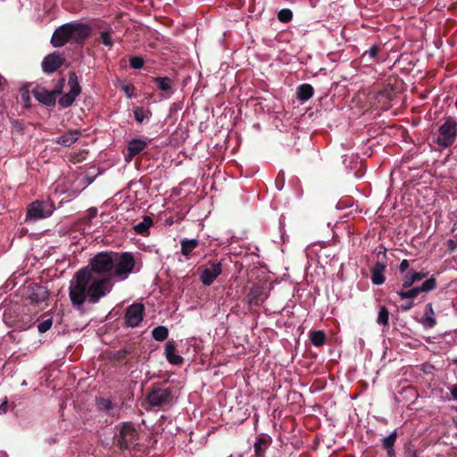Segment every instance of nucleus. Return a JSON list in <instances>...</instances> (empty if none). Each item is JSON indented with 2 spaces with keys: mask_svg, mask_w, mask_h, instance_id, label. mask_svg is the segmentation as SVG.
Wrapping results in <instances>:
<instances>
[{
  "mask_svg": "<svg viewBox=\"0 0 457 457\" xmlns=\"http://www.w3.org/2000/svg\"><path fill=\"white\" fill-rule=\"evenodd\" d=\"M37 290V294H32L30 295L31 300L35 302L44 301L47 297V291L42 287H38Z\"/></svg>",
  "mask_w": 457,
  "mask_h": 457,
  "instance_id": "2f4dec72",
  "label": "nucleus"
},
{
  "mask_svg": "<svg viewBox=\"0 0 457 457\" xmlns=\"http://www.w3.org/2000/svg\"><path fill=\"white\" fill-rule=\"evenodd\" d=\"M413 305H414L413 302H412V301H410V302H408V303H406L403 304V305L401 306V309H402L403 311H409V310H411V309L413 307Z\"/></svg>",
  "mask_w": 457,
  "mask_h": 457,
  "instance_id": "37998d69",
  "label": "nucleus"
},
{
  "mask_svg": "<svg viewBox=\"0 0 457 457\" xmlns=\"http://www.w3.org/2000/svg\"><path fill=\"white\" fill-rule=\"evenodd\" d=\"M112 287V284L106 276H94L87 268H82L70 282L69 295L72 305L81 310L85 303H98L111 292Z\"/></svg>",
  "mask_w": 457,
  "mask_h": 457,
  "instance_id": "f257e3e1",
  "label": "nucleus"
},
{
  "mask_svg": "<svg viewBox=\"0 0 457 457\" xmlns=\"http://www.w3.org/2000/svg\"><path fill=\"white\" fill-rule=\"evenodd\" d=\"M245 402H236L234 405L229 406V411L232 413V418L237 421H243L250 416L248 408H246Z\"/></svg>",
  "mask_w": 457,
  "mask_h": 457,
  "instance_id": "2eb2a0df",
  "label": "nucleus"
},
{
  "mask_svg": "<svg viewBox=\"0 0 457 457\" xmlns=\"http://www.w3.org/2000/svg\"><path fill=\"white\" fill-rule=\"evenodd\" d=\"M70 37H71V42H79L87 38L90 34V29L88 26L78 23L71 22L68 23Z\"/></svg>",
  "mask_w": 457,
  "mask_h": 457,
  "instance_id": "f8f14e48",
  "label": "nucleus"
},
{
  "mask_svg": "<svg viewBox=\"0 0 457 457\" xmlns=\"http://www.w3.org/2000/svg\"><path fill=\"white\" fill-rule=\"evenodd\" d=\"M426 276V273H420L414 270H410L403 278V286L404 287H410L414 282L421 280Z\"/></svg>",
  "mask_w": 457,
  "mask_h": 457,
  "instance_id": "4be33fe9",
  "label": "nucleus"
},
{
  "mask_svg": "<svg viewBox=\"0 0 457 457\" xmlns=\"http://www.w3.org/2000/svg\"><path fill=\"white\" fill-rule=\"evenodd\" d=\"M201 269V281L207 287L211 286L222 272L220 262H208Z\"/></svg>",
  "mask_w": 457,
  "mask_h": 457,
  "instance_id": "6e6552de",
  "label": "nucleus"
},
{
  "mask_svg": "<svg viewBox=\"0 0 457 457\" xmlns=\"http://www.w3.org/2000/svg\"><path fill=\"white\" fill-rule=\"evenodd\" d=\"M452 395L454 400H457V386H453L452 388Z\"/></svg>",
  "mask_w": 457,
  "mask_h": 457,
  "instance_id": "de8ad7c7",
  "label": "nucleus"
},
{
  "mask_svg": "<svg viewBox=\"0 0 457 457\" xmlns=\"http://www.w3.org/2000/svg\"><path fill=\"white\" fill-rule=\"evenodd\" d=\"M68 85L70 87L69 92L64 94L59 99V104L63 108H67V107L71 106L73 104V102L75 101L76 97L80 93V87L78 83V79H77V76L75 73L70 74Z\"/></svg>",
  "mask_w": 457,
  "mask_h": 457,
  "instance_id": "0eeeda50",
  "label": "nucleus"
},
{
  "mask_svg": "<svg viewBox=\"0 0 457 457\" xmlns=\"http://www.w3.org/2000/svg\"><path fill=\"white\" fill-rule=\"evenodd\" d=\"M146 145H147V143L144 140L132 139L129 143V146H128L129 159H131L133 156H135L136 154H137L141 151H143Z\"/></svg>",
  "mask_w": 457,
  "mask_h": 457,
  "instance_id": "412c9836",
  "label": "nucleus"
},
{
  "mask_svg": "<svg viewBox=\"0 0 457 457\" xmlns=\"http://www.w3.org/2000/svg\"><path fill=\"white\" fill-rule=\"evenodd\" d=\"M151 114L149 110L144 109L143 107H137L134 110L135 120L138 123H143L145 120H149Z\"/></svg>",
  "mask_w": 457,
  "mask_h": 457,
  "instance_id": "a878e982",
  "label": "nucleus"
},
{
  "mask_svg": "<svg viewBox=\"0 0 457 457\" xmlns=\"http://www.w3.org/2000/svg\"><path fill=\"white\" fill-rule=\"evenodd\" d=\"M165 356L168 361L173 365H181L184 359L177 353L173 341H168L165 345Z\"/></svg>",
  "mask_w": 457,
  "mask_h": 457,
  "instance_id": "dca6fc26",
  "label": "nucleus"
},
{
  "mask_svg": "<svg viewBox=\"0 0 457 457\" xmlns=\"http://www.w3.org/2000/svg\"><path fill=\"white\" fill-rule=\"evenodd\" d=\"M409 265L410 264L408 260H403L399 266L400 272L404 273L408 270Z\"/></svg>",
  "mask_w": 457,
  "mask_h": 457,
  "instance_id": "79ce46f5",
  "label": "nucleus"
},
{
  "mask_svg": "<svg viewBox=\"0 0 457 457\" xmlns=\"http://www.w3.org/2000/svg\"><path fill=\"white\" fill-rule=\"evenodd\" d=\"M0 457H6L4 453H0Z\"/></svg>",
  "mask_w": 457,
  "mask_h": 457,
  "instance_id": "864d4df0",
  "label": "nucleus"
},
{
  "mask_svg": "<svg viewBox=\"0 0 457 457\" xmlns=\"http://www.w3.org/2000/svg\"><path fill=\"white\" fill-rule=\"evenodd\" d=\"M389 312L385 306H381L379 309L377 322L378 324L386 326L388 324Z\"/></svg>",
  "mask_w": 457,
  "mask_h": 457,
  "instance_id": "c756f323",
  "label": "nucleus"
},
{
  "mask_svg": "<svg viewBox=\"0 0 457 457\" xmlns=\"http://www.w3.org/2000/svg\"><path fill=\"white\" fill-rule=\"evenodd\" d=\"M452 409H453V410L457 411V406L453 405V406H452Z\"/></svg>",
  "mask_w": 457,
  "mask_h": 457,
  "instance_id": "603ef678",
  "label": "nucleus"
},
{
  "mask_svg": "<svg viewBox=\"0 0 457 457\" xmlns=\"http://www.w3.org/2000/svg\"><path fill=\"white\" fill-rule=\"evenodd\" d=\"M59 92L56 90H46L44 87L37 86L33 89V95L36 99L43 104L53 105L55 104L56 96Z\"/></svg>",
  "mask_w": 457,
  "mask_h": 457,
  "instance_id": "9d476101",
  "label": "nucleus"
},
{
  "mask_svg": "<svg viewBox=\"0 0 457 457\" xmlns=\"http://www.w3.org/2000/svg\"><path fill=\"white\" fill-rule=\"evenodd\" d=\"M153 224L154 221L150 216H144L143 220L133 227V229L137 234L146 237L149 235Z\"/></svg>",
  "mask_w": 457,
  "mask_h": 457,
  "instance_id": "a211bd4d",
  "label": "nucleus"
},
{
  "mask_svg": "<svg viewBox=\"0 0 457 457\" xmlns=\"http://www.w3.org/2000/svg\"><path fill=\"white\" fill-rule=\"evenodd\" d=\"M378 47L377 46H371L367 52L366 54H368L370 58L375 59L378 54Z\"/></svg>",
  "mask_w": 457,
  "mask_h": 457,
  "instance_id": "a19ab883",
  "label": "nucleus"
},
{
  "mask_svg": "<svg viewBox=\"0 0 457 457\" xmlns=\"http://www.w3.org/2000/svg\"><path fill=\"white\" fill-rule=\"evenodd\" d=\"M385 265L381 262H377L371 269V280L375 285H381L385 282Z\"/></svg>",
  "mask_w": 457,
  "mask_h": 457,
  "instance_id": "aec40b11",
  "label": "nucleus"
},
{
  "mask_svg": "<svg viewBox=\"0 0 457 457\" xmlns=\"http://www.w3.org/2000/svg\"><path fill=\"white\" fill-rule=\"evenodd\" d=\"M79 136V130H71L57 137L55 142L64 146H70L78 140Z\"/></svg>",
  "mask_w": 457,
  "mask_h": 457,
  "instance_id": "6ab92c4d",
  "label": "nucleus"
},
{
  "mask_svg": "<svg viewBox=\"0 0 457 457\" xmlns=\"http://www.w3.org/2000/svg\"><path fill=\"white\" fill-rule=\"evenodd\" d=\"M90 215L93 217V216H96V210L93 209V210H90Z\"/></svg>",
  "mask_w": 457,
  "mask_h": 457,
  "instance_id": "09e8293b",
  "label": "nucleus"
},
{
  "mask_svg": "<svg viewBox=\"0 0 457 457\" xmlns=\"http://www.w3.org/2000/svg\"><path fill=\"white\" fill-rule=\"evenodd\" d=\"M129 63L134 69H140L144 66V60L139 56H133L129 59Z\"/></svg>",
  "mask_w": 457,
  "mask_h": 457,
  "instance_id": "e433bc0d",
  "label": "nucleus"
},
{
  "mask_svg": "<svg viewBox=\"0 0 457 457\" xmlns=\"http://www.w3.org/2000/svg\"><path fill=\"white\" fill-rule=\"evenodd\" d=\"M84 159H85V153H84V152H83V153H81V154H79V156H73V155L71 156V161H72L73 162H80V161H82V160H84Z\"/></svg>",
  "mask_w": 457,
  "mask_h": 457,
  "instance_id": "c03bdc74",
  "label": "nucleus"
},
{
  "mask_svg": "<svg viewBox=\"0 0 457 457\" xmlns=\"http://www.w3.org/2000/svg\"><path fill=\"white\" fill-rule=\"evenodd\" d=\"M154 82L161 91L166 93L171 92L172 82L170 79L167 77H157L154 79Z\"/></svg>",
  "mask_w": 457,
  "mask_h": 457,
  "instance_id": "5701e85b",
  "label": "nucleus"
},
{
  "mask_svg": "<svg viewBox=\"0 0 457 457\" xmlns=\"http://www.w3.org/2000/svg\"><path fill=\"white\" fill-rule=\"evenodd\" d=\"M411 457H418L417 452L413 451L411 453Z\"/></svg>",
  "mask_w": 457,
  "mask_h": 457,
  "instance_id": "3c124183",
  "label": "nucleus"
},
{
  "mask_svg": "<svg viewBox=\"0 0 457 457\" xmlns=\"http://www.w3.org/2000/svg\"><path fill=\"white\" fill-rule=\"evenodd\" d=\"M397 438L396 431H393L388 436L382 438V446L386 449H391L395 446Z\"/></svg>",
  "mask_w": 457,
  "mask_h": 457,
  "instance_id": "cd10ccee",
  "label": "nucleus"
},
{
  "mask_svg": "<svg viewBox=\"0 0 457 457\" xmlns=\"http://www.w3.org/2000/svg\"><path fill=\"white\" fill-rule=\"evenodd\" d=\"M169 335V330L164 326H158L152 331V336L156 341H164Z\"/></svg>",
  "mask_w": 457,
  "mask_h": 457,
  "instance_id": "bb28decb",
  "label": "nucleus"
},
{
  "mask_svg": "<svg viewBox=\"0 0 457 457\" xmlns=\"http://www.w3.org/2000/svg\"><path fill=\"white\" fill-rule=\"evenodd\" d=\"M54 204L48 201H35L28 207L27 217L30 220H40L49 217L54 212Z\"/></svg>",
  "mask_w": 457,
  "mask_h": 457,
  "instance_id": "39448f33",
  "label": "nucleus"
},
{
  "mask_svg": "<svg viewBox=\"0 0 457 457\" xmlns=\"http://www.w3.org/2000/svg\"><path fill=\"white\" fill-rule=\"evenodd\" d=\"M237 457H242V455L239 454Z\"/></svg>",
  "mask_w": 457,
  "mask_h": 457,
  "instance_id": "5fc2aeb1",
  "label": "nucleus"
},
{
  "mask_svg": "<svg viewBox=\"0 0 457 457\" xmlns=\"http://www.w3.org/2000/svg\"><path fill=\"white\" fill-rule=\"evenodd\" d=\"M456 134L457 123L453 120L448 119L439 128V137L437 142L440 145L448 147L454 142Z\"/></svg>",
  "mask_w": 457,
  "mask_h": 457,
  "instance_id": "423d86ee",
  "label": "nucleus"
},
{
  "mask_svg": "<svg viewBox=\"0 0 457 457\" xmlns=\"http://www.w3.org/2000/svg\"><path fill=\"white\" fill-rule=\"evenodd\" d=\"M13 402H2L0 403V415L7 413L10 410H13Z\"/></svg>",
  "mask_w": 457,
  "mask_h": 457,
  "instance_id": "58836bf2",
  "label": "nucleus"
},
{
  "mask_svg": "<svg viewBox=\"0 0 457 457\" xmlns=\"http://www.w3.org/2000/svg\"><path fill=\"white\" fill-rule=\"evenodd\" d=\"M144 305L142 303H133L126 312L125 320L129 327H137L143 320Z\"/></svg>",
  "mask_w": 457,
  "mask_h": 457,
  "instance_id": "1a4fd4ad",
  "label": "nucleus"
},
{
  "mask_svg": "<svg viewBox=\"0 0 457 457\" xmlns=\"http://www.w3.org/2000/svg\"><path fill=\"white\" fill-rule=\"evenodd\" d=\"M198 245L196 239H184L181 241V253L183 255L187 256Z\"/></svg>",
  "mask_w": 457,
  "mask_h": 457,
  "instance_id": "393cba45",
  "label": "nucleus"
},
{
  "mask_svg": "<svg viewBox=\"0 0 457 457\" xmlns=\"http://www.w3.org/2000/svg\"><path fill=\"white\" fill-rule=\"evenodd\" d=\"M21 96H22V98H23V99H27V98H29L28 93H23V94L21 95Z\"/></svg>",
  "mask_w": 457,
  "mask_h": 457,
  "instance_id": "8fccbe9b",
  "label": "nucleus"
},
{
  "mask_svg": "<svg viewBox=\"0 0 457 457\" xmlns=\"http://www.w3.org/2000/svg\"><path fill=\"white\" fill-rule=\"evenodd\" d=\"M310 338H311L312 343L315 346H320L325 342V335L320 330L312 332L310 336Z\"/></svg>",
  "mask_w": 457,
  "mask_h": 457,
  "instance_id": "c85d7f7f",
  "label": "nucleus"
},
{
  "mask_svg": "<svg viewBox=\"0 0 457 457\" xmlns=\"http://www.w3.org/2000/svg\"><path fill=\"white\" fill-rule=\"evenodd\" d=\"M167 402H159V401H156V402H142V407L148 411L150 410L152 407H157V408H161L163 406L164 403H166Z\"/></svg>",
  "mask_w": 457,
  "mask_h": 457,
  "instance_id": "4c0bfd02",
  "label": "nucleus"
},
{
  "mask_svg": "<svg viewBox=\"0 0 457 457\" xmlns=\"http://www.w3.org/2000/svg\"><path fill=\"white\" fill-rule=\"evenodd\" d=\"M101 40L107 46H112V35L109 31H103L101 33Z\"/></svg>",
  "mask_w": 457,
  "mask_h": 457,
  "instance_id": "ea45409f",
  "label": "nucleus"
},
{
  "mask_svg": "<svg viewBox=\"0 0 457 457\" xmlns=\"http://www.w3.org/2000/svg\"><path fill=\"white\" fill-rule=\"evenodd\" d=\"M137 439V432L135 426L130 422H126L120 429L116 446H119L123 457L131 454V449Z\"/></svg>",
  "mask_w": 457,
  "mask_h": 457,
  "instance_id": "20e7f679",
  "label": "nucleus"
},
{
  "mask_svg": "<svg viewBox=\"0 0 457 457\" xmlns=\"http://www.w3.org/2000/svg\"><path fill=\"white\" fill-rule=\"evenodd\" d=\"M52 320L51 319H47L42 322H40L38 325H37V330L39 333H45L46 331H48L51 327H52Z\"/></svg>",
  "mask_w": 457,
  "mask_h": 457,
  "instance_id": "c9c22d12",
  "label": "nucleus"
},
{
  "mask_svg": "<svg viewBox=\"0 0 457 457\" xmlns=\"http://www.w3.org/2000/svg\"><path fill=\"white\" fill-rule=\"evenodd\" d=\"M141 267L142 261L139 253H116V282L127 279L131 273L138 272Z\"/></svg>",
  "mask_w": 457,
  "mask_h": 457,
  "instance_id": "f03ea898",
  "label": "nucleus"
},
{
  "mask_svg": "<svg viewBox=\"0 0 457 457\" xmlns=\"http://www.w3.org/2000/svg\"><path fill=\"white\" fill-rule=\"evenodd\" d=\"M313 95V88L309 84H303L297 91V97L303 102L309 100Z\"/></svg>",
  "mask_w": 457,
  "mask_h": 457,
  "instance_id": "b1692460",
  "label": "nucleus"
},
{
  "mask_svg": "<svg viewBox=\"0 0 457 457\" xmlns=\"http://www.w3.org/2000/svg\"><path fill=\"white\" fill-rule=\"evenodd\" d=\"M71 42L68 23L55 29L52 36L51 43L54 47H60L66 43Z\"/></svg>",
  "mask_w": 457,
  "mask_h": 457,
  "instance_id": "ddd939ff",
  "label": "nucleus"
},
{
  "mask_svg": "<svg viewBox=\"0 0 457 457\" xmlns=\"http://www.w3.org/2000/svg\"><path fill=\"white\" fill-rule=\"evenodd\" d=\"M87 268L94 273V276H106L112 282L114 258L112 253H99L91 260L90 265Z\"/></svg>",
  "mask_w": 457,
  "mask_h": 457,
  "instance_id": "7ed1b4c3",
  "label": "nucleus"
},
{
  "mask_svg": "<svg viewBox=\"0 0 457 457\" xmlns=\"http://www.w3.org/2000/svg\"><path fill=\"white\" fill-rule=\"evenodd\" d=\"M386 455L387 457H395V449L394 447L393 448H389V449H386Z\"/></svg>",
  "mask_w": 457,
  "mask_h": 457,
  "instance_id": "a18cd8bd",
  "label": "nucleus"
},
{
  "mask_svg": "<svg viewBox=\"0 0 457 457\" xmlns=\"http://www.w3.org/2000/svg\"><path fill=\"white\" fill-rule=\"evenodd\" d=\"M420 323L425 328H431L436 324L432 303L426 305L424 314L420 319Z\"/></svg>",
  "mask_w": 457,
  "mask_h": 457,
  "instance_id": "f3484780",
  "label": "nucleus"
},
{
  "mask_svg": "<svg viewBox=\"0 0 457 457\" xmlns=\"http://www.w3.org/2000/svg\"><path fill=\"white\" fill-rule=\"evenodd\" d=\"M436 279L431 278L429 279H427L425 282H423L422 286L420 288V293L421 292H429L436 288Z\"/></svg>",
  "mask_w": 457,
  "mask_h": 457,
  "instance_id": "72a5a7b5",
  "label": "nucleus"
},
{
  "mask_svg": "<svg viewBox=\"0 0 457 457\" xmlns=\"http://www.w3.org/2000/svg\"><path fill=\"white\" fill-rule=\"evenodd\" d=\"M120 88L128 98L135 96V87L131 83L122 82Z\"/></svg>",
  "mask_w": 457,
  "mask_h": 457,
  "instance_id": "7c9ffc66",
  "label": "nucleus"
},
{
  "mask_svg": "<svg viewBox=\"0 0 457 457\" xmlns=\"http://www.w3.org/2000/svg\"><path fill=\"white\" fill-rule=\"evenodd\" d=\"M64 62L63 56L60 53H54L46 56L42 62L43 71L46 72L55 71Z\"/></svg>",
  "mask_w": 457,
  "mask_h": 457,
  "instance_id": "4468645a",
  "label": "nucleus"
},
{
  "mask_svg": "<svg viewBox=\"0 0 457 457\" xmlns=\"http://www.w3.org/2000/svg\"><path fill=\"white\" fill-rule=\"evenodd\" d=\"M164 397H165V395L163 394H162L161 395H156V396L149 397L147 400H158V401H161V400H164Z\"/></svg>",
  "mask_w": 457,
  "mask_h": 457,
  "instance_id": "49530a36",
  "label": "nucleus"
},
{
  "mask_svg": "<svg viewBox=\"0 0 457 457\" xmlns=\"http://www.w3.org/2000/svg\"><path fill=\"white\" fill-rule=\"evenodd\" d=\"M272 438L270 435L265 433L259 434L255 442L253 443V457H265L267 449L270 446Z\"/></svg>",
  "mask_w": 457,
  "mask_h": 457,
  "instance_id": "9b49d317",
  "label": "nucleus"
},
{
  "mask_svg": "<svg viewBox=\"0 0 457 457\" xmlns=\"http://www.w3.org/2000/svg\"><path fill=\"white\" fill-rule=\"evenodd\" d=\"M293 13L289 9H282L278 13V19L283 22H288L292 20Z\"/></svg>",
  "mask_w": 457,
  "mask_h": 457,
  "instance_id": "f704fd0d",
  "label": "nucleus"
},
{
  "mask_svg": "<svg viewBox=\"0 0 457 457\" xmlns=\"http://www.w3.org/2000/svg\"><path fill=\"white\" fill-rule=\"evenodd\" d=\"M420 294V290L419 287H413L408 291H401L399 292V295L401 296V298L403 299H405V298H410V299H413L415 297H417V295Z\"/></svg>",
  "mask_w": 457,
  "mask_h": 457,
  "instance_id": "473e14b6",
  "label": "nucleus"
}]
</instances>
